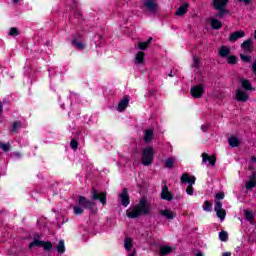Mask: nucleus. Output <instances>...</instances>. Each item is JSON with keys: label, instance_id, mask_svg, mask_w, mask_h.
<instances>
[{"label": "nucleus", "instance_id": "obj_54", "mask_svg": "<svg viewBox=\"0 0 256 256\" xmlns=\"http://www.w3.org/2000/svg\"><path fill=\"white\" fill-rule=\"evenodd\" d=\"M3 111V103L0 101V113Z\"/></svg>", "mask_w": 256, "mask_h": 256}, {"label": "nucleus", "instance_id": "obj_26", "mask_svg": "<svg viewBox=\"0 0 256 256\" xmlns=\"http://www.w3.org/2000/svg\"><path fill=\"white\" fill-rule=\"evenodd\" d=\"M21 127H23V124L21 123V121H15L13 122L10 131L11 133H19V130L21 129Z\"/></svg>", "mask_w": 256, "mask_h": 256}, {"label": "nucleus", "instance_id": "obj_44", "mask_svg": "<svg viewBox=\"0 0 256 256\" xmlns=\"http://www.w3.org/2000/svg\"><path fill=\"white\" fill-rule=\"evenodd\" d=\"M254 187H256V182L255 181H251L249 180L248 182H246V189H254Z\"/></svg>", "mask_w": 256, "mask_h": 256}, {"label": "nucleus", "instance_id": "obj_5", "mask_svg": "<svg viewBox=\"0 0 256 256\" xmlns=\"http://www.w3.org/2000/svg\"><path fill=\"white\" fill-rule=\"evenodd\" d=\"M214 211L220 221H225V217L227 216V212L223 209V203L219 200L215 201Z\"/></svg>", "mask_w": 256, "mask_h": 256}, {"label": "nucleus", "instance_id": "obj_49", "mask_svg": "<svg viewBox=\"0 0 256 256\" xmlns=\"http://www.w3.org/2000/svg\"><path fill=\"white\" fill-rule=\"evenodd\" d=\"M208 129H209V126H207V125H202L201 126V131H203V133H207Z\"/></svg>", "mask_w": 256, "mask_h": 256}, {"label": "nucleus", "instance_id": "obj_48", "mask_svg": "<svg viewBox=\"0 0 256 256\" xmlns=\"http://www.w3.org/2000/svg\"><path fill=\"white\" fill-rule=\"evenodd\" d=\"M249 181H255V183H256V172H253L252 174H251V176L249 177Z\"/></svg>", "mask_w": 256, "mask_h": 256}, {"label": "nucleus", "instance_id": "obj_39", "mask_svg": "<svg viewBox=\"0 0 256 256\" xmlns=\"http://www.w3.org/2000/svg\"><path fill=\"white\" fill-rule=\"evenodd\" d=\"M19 29L12 27L10 28L8 35H10V37H17V35H19Z\"/></svg>", "mask_w": 256, "mask_h": 256}, {"label": "nucleus", "instance_id": "obj_60", "mask_svg": "<svg viewBox=\"0 0 256 256\" xmlns=\"http://www.w3.org/2000/svg\"><path fill=\"white\" fill-rule=\"evenodd\" d=\"M129 256H133L132 254H130Z\"/></svg>", "mask_w": 256, "mask_h": 256}, {"label": "nucleus", "instance_id": "obj_22", "mask_svg": "<svg viewBox=\"0 0 256 256\" xmlns=\"http://www.w3.org/2000/svg\"><path fill=\"white\" fill-rule=\"evenodd\" d=\"M244 217L248 223L253 225V221H255V214L249 210H244Z\"/></svg>", "mask_w": 256, "mask_h": 256}, {"label": "nucleus", "instance_id": "obj_19", "mask_svg": "<svg viewBox=\"0 0 256 256\" xmlns=\"http://www.w3.org/2000/svg\"><path fill=\"white\" fill-rule=\"evenodd\" d=\"M129 106V96H125L118 104V111L122 112Z\"/></svg>", "mask_w": 256, "mask_h": 256}, {"label": "nucleus", "instance_id": "obj_29", "mask_svg": "<svg viewBox=\"0 0 256 256\" xmlns=\"http://www.w3.org/2000/svg\"><path fill=\"white\" fill-rule=\"evenodd\" d=\"M228 143L230 145V147H239V138L237 136H231L229 139H228Z\"/></svg>", "mask_w": 256, "mask_h": 256}, {"label": "nucleus", "instance_id": "obj_24", "mask_svg": "<svg viewBox=\"0 0 256 256\" xmlns=\"http://www.w3.org/2000/svg\"><path fill=\"white\" fill-rule=\"evenodd\" d=\"M153 141V130L148 129L144 133V143H151Z\"/></svg>", "mask_w": 256, "mask_h": 256}, {"label": "nucleus", "instance_id": "obj_11", "mask_svg": "<svg viewBox=\"0 0 256 256\" xmlns=\"http://www.w3.org/2000/svg\"><path fill=\"white\" fill-rule=\"evenodd\" d=\"M119 197L123 207H127L131 203V200L129 199V193L127 192V188H125L122 191Z\"/></svg>", "mask_w": 256, "mask_h": 256}, {"label": "nucleus", "instance_id": "obj_55", "mask_svg": "<svg viewBox=\"0 0 256 256\" xmlns=\"http://www.w3.org/2000/svg\"><path fill=\"white\" fill-rule=\"evenodd\" d=\"M15 157H21V154L19 152L14 153Z\"/></svg>", "mask_w": 256, "mask_h": 256}, {"label": "nucleus", "instance_id": "obj_58", "mask_svg": "<svg viewBox=\"0 0 256 256\" xmlns=\"http://www.w3.org/2000/svg\"><path fill=\"white\" fill-rule=\"evenodd\" d=\"M96 39H101V35H96Z\"/></svg>", "mask_w": 256, "mask_h": 256}, {"label": "nucleus", "instance_id": "obj_50", "mask_svg": "<svg viewBox=\"0 0 256 256\" xmlns=\"http://www.w3.org/2000/svg\"><path fill=\"white\" fill-rule=\"evenodd\" d=\"M239 3H246L249 4L251 3V0H237Z\"/></svg>", "mask_w": 256, "mask_h": 256}, {"label": "nucleus", "instance_id": "obj_32", "mask_svg": "<svg viewBox=\"0 0 256 256\" xmlns=\"http://www.w3.org/2000/svg\"><path fill=\"white\" fill-rule=\"evenodd\" d=\"M56 250L58 251V253H60V255H63V253H65V241L60 240L58 245L56 246Z\"/></svg>", "mask_w": 256, "mask_h": 256}, {"label": "nucleus", "instance_id": "obj_18", "mask_svg": "<svg viewBox=\"0 0 256 256\" xmlns=\"http://www.w3.org/2000/svg\"><path fill=\"white\" fill-rule=\"evenodd\" d=\"M251 45H253V39L249 38L241 44V48L245 53H252Z\"/></svg>", "mask_w": 256, "mask_h": 256}, {"label": "nucleus", "instance_id": "obj_41", "mask_svg": "<svg viewBox=\"0 0 256 256\" xmlns=\"http://www.w3.org/2000/svg\"><path fill=\"white\" fill-rule=\"evenodd\" d=\"M240 59H241L244 63H250V62H251V56H249V55L240 54Z\"/></svg>", "mask_w": 256, "mask_h": 256}, {"label": "nucleus", "instance_id": "obj_21", "mask_svg": "<svg viewBox=\"0 0 256 256\" xmlns=\"http://www.w3.org/2000/svg\"><path fill=\"white\" fill-rule=\"evenodd\" d=\"M143 61H145V53L140 51L136 54L134 63L136 65H143Z\"/></svg>", "mask_w": 256, "mask_h": 256}, {"label": "nucleus", "instance_id": "obj_53", "mask_svg": "<svg viewBox=\"0 0 256 256\" xmlns=\"http://www.w3.org/2000/svg\"><path fill=\"white\" fill-rule=\"evenodd\" d=\"M222 256H231V252H224Z\"/></svg>", "mask_w": 256, "mask_h": 256}, {"label": "nucleus", "instance_id": "obj_30", "mask_svg": "<svg viewBox=\"0 0 256 256\" xmlns=\"http://www.w3.org/2000/svg\"><path fill=\"white\" fill-rule=\"evenodd\" d=\"M170 253H173V248L171 246L160 247V255H169Z\"/></svg>", "mask_w": 256, "mask_h": 256}, {"label": "nucleus", "instance_id": "obj_33", "mask_svg": "<svg viewBox=\"0 0 256 256\" xmlns=\"http://www.w3.org/2000/svg\"><path fill=\"white\" fill-rule=\"evenodd\" d=\"M124 247L127 251H131V249H133V240L131 238H126L124 240Z\"/></svg>", "mask_w": 256, "mask_h": 256}, {"label": "nucleus", "instance_id": "obj_10", "mask_svg": "<svg viewBox=\"0 0 256 256\" xmlns=\"http://www.w3.org/2000/svg\"><path fill=\"white\" fill-rule=\"evenodd\" d=\"M243 37H245V31L239 30V31L233 32L229 36L228 41H230V43H235V41H237L238 39H243Z\"/></svg>", "mask_w": 256, "mask_h": 256}, {"label": "nucleus", "instance_id": "obj_40", "mask_svg": "<svg viewBox=\"0 0 256 256\" xmlns=\"http://www.w3.org/2000/svg\"><path fill=\"white\" fill-rule=\"evenodd\" d=\"M219 239H220V241H227L228 239H229V234H227V232H225V231H221L220 233H219Z\"/></svg>", "mask_w": 256, "mask_h": 256}, {"label": "nucleus", "instance_id": "obj_52", "mask_svg": "<svg viewBox=\"0 0 256 256\" xmlns=\"http://www.w3.org/2000/svg\"><path fill=\"white\" fill-rule=\"evenodd\" d=\"M251 163H256V157L255 156L251 157Z\"/></svg>", "mask_w": 256, "mask_h": 256}, {"label": "nucleus", "instance_id": "obj_14", "mask_svg": "<svg viewBox=\"0 0 256 256\" xmlns=\"http://www.w3.org/2000/svg\"><path fill=\"white\" fill-rule=\"evenodd\" d=\"M227 3H229V0H213L212 6L216 10L225 9V7H227Z\"/></svg>", "mask_w": 256, "mask_h": 256}, {"label": "nucleus", "instance_id": "obj_7", "mask_svg": "<svg viewBox=\"0 0 256 256\" xmlns=\"http://www.w3.org/2000/svg\"><path fill=\"white\" fill-rule=\"evenodd\" d=\"M190 93L195 99H200V97H203V93H205V88L202 84L196 85L190 89Z\"/></svg>", "mask_w": 256, "mask_h": 256}, {"label": "nucleus", "instance_id": "obj_46", "mask_svg": "<svg viewBox=\"0 0 256 256\" xmlns=\"http://www.w3.org/2000/svg\"><path fill=\"white\" fill-rule=\"evenodd\" d=\"M73 6L72 9L74 10L75 17L79 18L81 17V11L75 9V0H72Z\"/></svg>", "mask_w": 256, "mask_h": 256}, {"label": "nucleus", "instance_id": "obj_42", "mask_svg": "<svg viewBox=\"0 0 256 256\" xmlns=\"http://www.w3.org/2000/svg\"><path fill=\"white\" fill-rule=\"evenodd\" d=\"M70 147L71 149H73L74 151L77 150V148L79 147V142L75 139H73L71 142H70Z\"/></svg>", "mask_w": 256, "mask_h": 256}, {"label": "nucleus", "instance_id": "obj_57", "mask_svg": "<svg viewBox=\"0 0 256 256\" xmlns=\"http://www.w3.org/2000/svg\"><path fill=\"white\" fill-rule=\"evenodd\" d=\"M196 256H203V254L201 252H198Z\"/></svg>", "mask_w": 256, "mask_h": 256}, {"label": "nucleus", "instance_id": "obj_59", "mask_svg": "<svg viewBox=\"0 0 256 256\" xmlns=\"http://www.w3.org/2000/svg\"><path fill=\"white\" fill-rule=\"evenodd\" d=\"M13 3L15 4L19 3V0H13Z\"/></svg>", "mask_w": 256, "mask_h": 256}, {"label": "nucleus", "instance_id": "obj_47", "mask_svg": "<svg viewBox=\"0 0 256 256\" xmlns=\"http://www.w3.org/2000/svg\"><path fill=\"white\" fill-rule=\"evenodd\" d=\"M216 199L219 200V199H225V193L223 192H218L216 194Z\"/></svg>", "mask_w": 256, "mask_h": 256}, {"label": "nucleus", "instance_id": "obj_36", "mask_svg": "<svg viewBox=\"0 0 256 256\" xmlns=\"http://www.w3.org/2000/svg\"><path fill=\"white\" fill-rule=\"evenodd\" d=\"M41 247H43L45 251H51L53 249V244L51 242L42 241Z\"/></svg>", "mask_w": 256, "mask_h": 256}, {"label": "nucleus", "instance_id": "obj_56", "mask_svg": "<svg viewBox=\"0 0 256 256\" xmlns=\"http://www.w3.org/2000/svg\"><path fill=\"white\" fill-rule=\"evenodd\" d=\"M168 77H173V71H170V73L168 74Z\"/></svg>", "mask_w": 256, "mask_h": 256}, {"label": "nucleus", "instance_id": "obj_25", "mask_svg": "<svg viewBox=\"0 0 256 256\" xmlns=\"http://www.w3.org/2000/svg\"><path fill=\"white\" fill-rule=\"evenodd\" d=\"M231 14V10L229 9H218V13L216 14V17H218V19H223V17H226V15H230Z\"/></svg>", "mask_w": 256, "mask_h": 256}, {"label": "nucleus", "instance_id": "obj_12", "mask_svg": "<svg viewBox=\"0 0 256 256\" xmlns=\"http://www.w3.org/2000/svg\"><path fill=\"white\" fill-rule=\"evenodd\" d=\"M161 199H164L165 201L173 200V194L169 192V187H167V184H165L162 188Z\"/></svg>", "mask_w": 256, "mask_h": 256}, {"label": "nucleus", "instance_id": "obj_27", "mask_svg": "<svg viewBox=\"0 0 256 256\" xmlns=\"http://www.w3.org/2000/svg\"><path fill=\"white\" fill-rule=\"evenodd\" d=\"M153 41V37L148 38V40L146 42H139L138 43V48L141 51H145V49H147L149 47V44Z\"/></svg>", "mask_w": 256, "mask_h": 256}, {"label": "nucleus", "instance_id": "obj_6", "mask_svg": "<svg viewBox=\"0 0 256 256\" xmlns=\"http://www.w3.org/2000/svg\"><path fill=\"white\" fill-rule=\"evenodd\" d=\"M92 199L93 201L100 200V203H102V205H107V192H102L99 194V191L93 189Z\"/></svg>", "mask_w": 256, "mask_h": 256}, {"label": "nucleus", "instance_id": "obj_13", "mask_svg": "<svg viewBox=\"0 0 256 256\" xmlns=\"http://www.w3.org/2000/svg\"><path fill=\"white\" fill-rule=\"evenodd\" d=\"M207 161L212 167H215V163H217V158L215 156H209V154L204 152L202 154V163H207Z\"/></svg>", "mask_w": 256, "mask_h": 256}, {"label": "nucleus", "instance_id": "obj_37", "mask_svg": "<svg viewBox=\"0 0 256 256\" xmlns=\"http://www.w3.org/2000/svg\"><path fill=\"white\" fill-rule=\"evenodd\" d=\"M192 67H194V69H199V67H200V60H199V57L193 56V59H192Z\"/></svg>", "mask_w": 256, "mask_h": 256}, {"label": "nucleus", "instance_id": "obj_28", "mask_svg": "<svg viewBox=\"0 0 256 256\" xmlns=\"http://www.w3.org/2000/svg\"><path fill=\"white\" fill-rule=\"evenodd\" d=\"M72 45L76 47V49H79L80 51H83L85 49V44L83 42L77 40V38L72 39Z\"/></svg>", "mask_w": 256, "mask_h": 256}, {"label": "nucleus", "instance_id": "obj_8", "mask_svg": "<svg viewBox=\"0 0 256 256\" xmlns=\"http://www.w3.org/2000/svg\"><path fill=\"white\" fill-rule=\"evenodd\" d=\"M78 205L79 207H82V209H93L95 207V202L87 200L85 196H79Z\"/></svg>", "mask_w": 256, "mask_h": 256}, {"label": "nucleus", "instance_id": "obj_17", "mask_svg": "<svg viewBox=\"0 0 256 256\" xmlns=\"http://www.w3.org/2000/svg\"><path fill=\"white\" fill-rule=\"evenodd\" d=\"M240 83H241V88L244 89L245 91H255V88H253V85H251V81L242 78L240 79Z\"/></svg>", "mask_w": 256, "mask_h": 256}, {"label": "nucleus", "instance_id": "obj_3", "mask_svg": "<svg viewBox=\"0 0 256 256\" xmlns=\"http://www.w3.org/2000/svg\"><path fill=\"white\" fill-rule=\"evenodd\" d=\"M180 181L181 183H188L189 186L186 188L187 195H193V193H195V188H193L196 181L195 176H189V174L184 173L182 174Z\"/></svg>", "mask_w": 256, "mask_h": 256}, {"label": "nucleus", "instance_id": "obj_15", "mask_svg": "<svg viewBox=\"0 0 256 256\" xmlns=\"http://www.w3.org/2000/svg\"><path fill=\"white\" fill-rule=\"evenodd\" d=\"M160 215H162L163 217H165V219H168L169 221H171L174 217H177V214H175V212L170 209L160 210Z\"/></svg>", "mask_w": 256, "mask_h": 256}, {"label": "nucleus", "instance_id": "obj_51", "mask_svg": "<svg viewBox=\"0 0 256 256\" xmlns=\"http://www.w3.org/2000/svg\"><path fill=\"white\" fill-rule=\"evenodd\" d=\"M252 69H253L254 73H256V60L254 61V64L252 65Z\"/></svg>", "mask_w": 256, "mask_h": 256}, {"label": "nucleus", "instance_id": "obj_20", "mask_svg": "<svg viewBox=\"0 0 256 256\" xmlns=\"http://www.w3.org/2000/svg\"><path fill=\"white\" fill-rule=\"evenodd\" d=\"M219 57H222L225 59V57H229L231 55V49L227 46H221V48L218 51Z\"/></svg>", "mask_w": 256, "mask_h": 256}, {"label": "nucleus", "instance_id": "obj_23", "mask_svg": "<svg viewBox=\"0 0 256 256\" xmlns=\"http://www.w3.org/2000/svg\"><path fill=\"white\" fill-rule=\"evenodd\" d=\"M210 25H211L212 29H215V30H219V29H221V27H223V23H221V21H219L216 18H212L210 20Z\"/></svg>", "mask_w": 256, "mask_h": 256}, {"label": "nucleus", "instance_id": "obj_35", "mask_svg": "<svg viewBox=\"0 0 256 256\" xmlns=\"http://www.w3.org/2000/svg\"><path fill=\"white\" fill-rule=\"evenodd\" d=\"M202 209L204 211L210 212V211L213 210V204L211 202H209V201H205L203 206H202Z\"/></svg>", "mask_w": 256, "mask_h": 256}, {"label": "nucleus", "instance_id": "obj_38", "mask_svg": "<svg viewBox=\"0 0 256 256\" xmlns=\"http://www.w3.org/2000/svg\"><path fill=\"white\" fill-rule=\"evenodd\" d=\"M0 149L7 153L11 149V144L0 142Z\"/></svg>", "mask_w": 256, "mask_h": 256}, {"label": "nucleus", "instance_id": "obj_4", "mask_svg": "<svg viewBox=\"0 0 256 256\" xmlns=\"http://www.w3.org/2000/svg\"><path fill=\"white\" fill-rule=\"evenodd\" d=\"M143 7L148 15H157L159 13V4L155 0H143Z\"/></svg>", "mask_w": 256, "mask_h": 256}, {"label": "nucleus", "instance_id": "obj_9", "mask_svg": "<svg viewBox=\"0 0 256 256\" xmlns=\"http://www.w3.org/2000/svg\"><path fill=\"white\" fill-rule=\"evenodd\" d=\"M236 101L247 103V101H249V94H247L243 88H238L236 91Z\"/></svg>", "mask_w": 256, "mask_h": 256}, {"label": "nucleus", "instance_id": "obj_2", "mask_svg": "<svg viewBox=\"0 0 256 256\" xmlns=\"http://www.w3.org/2000/svg\"><path fill=\"white\" fill-rule=\"evenodd\" d=\"M155 159V149L149 146L143 149L142 152V165L149 167Z\"/></svg>", "mask_w": 256, "mask_h": 256}, {"label": "nucleus", "instance_id": "obj_16", "mask_svg": "<svg viewBox=\"0 0 256 256\" xmlns=\"http://www.w3.org/2000/svg\"><path fill=\"white\" fill-rule=\"evenodd\" d=\"M189 10V3H184L182 4L175 12V15L177 17H183V15H185V13H187V11Z\"/></svg>", "mask_w": 256, "mask_h": 256}, {"label": "nucleus", "instance_id": "obj_45", "mask_svg": "<svg viewBox=\"0 0 256 256\" xmlns=\"http://www.w3.org/2000/svg\"><path fill=\"white\" fill-rule=\"evenodd\" d=\"M73 211L76 215H83V208L79 207V206H74L73 207Z\"/></svg>", "mask_w": 256, "mask_h": 256}, {"label": "nucleus", "instance_id": "obj_43", "mask_svg": "<svg viewBox=\"0 0 256 256\" xmlns=\"http://www.w3.org/2000/svg\"><path fill=\"white\" fill-rule=\"evenodd\" d=\"M228 63H229V65H236L237 57L236 56H228Z\"/></svg>", "mask_w": 256, "mask_h": 256}, {"label": "nucleus", "instance_id": "obj_34", "mask_svg": "<svg viewBox=\"0 0 256 256\" xmlns=\"http://www.w3.org/2000/svg\"><path fill=\"white\" fill-rule=\"evenodd\" d=\"M173 165H175V158L173 157L167 158L165 161V167L167 169H173Z\"/></svg>", "mask_w": 256, "mask_h": 256}, {"label": "nucleus", "instance_id": "obj_31", "mask_svg": "<svg viewBox=\"0 0 256 256\" xmlns=\"http://www.w3.org/2000/svg\"><path fill=\"white\" fill-rule=\"evenodd\" d=\"M43 245V241L39 239H34L28 246V249H35V247H41Z\"/></svg>", "mask_w": 256, "mask_h": 256}, {"label": "nucleus", "instance_id": "obj_1", "mask_svg": "<svg viewBox=\"0 0 256 256\" xmlns=\"http://www.w3.org/2000/svg\"><path fill=\"white\" fill-rule=\"evenodd\" d=\"M151 213V204L147 202V199L141 198L139 203L135 206L130 207L126 215L129 219H137L141 215H149Z\"/></svg>", "mask_w": 256, "mask_h": 256}]
</instances>
